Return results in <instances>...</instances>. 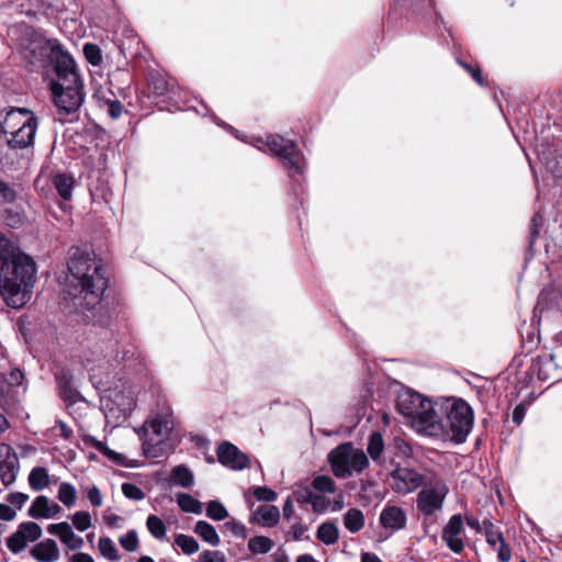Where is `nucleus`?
Returning <instances> with one entry per match:
<instances>
[{
  "label": "nucleus",
  "instance_id": "680f3d73",
  "mask_svg": "<svg viewBox=\"0 0 562 562\" xmlns=\"http://www.w3.org/2000/svg\"><path fill=\"white\" fill-rule=\"evenodd\" d=\"M15 510L7 504L0 503V519L4 521H11L15 518Z\"/></svg>",
  "mask_w": 562,
  "mask_h": 562
},
{
  "label": "nucleus",
  "instance_id": "4d7b16f0",
  "mask_svg": "<svg viewBox=\"0 0 562 562\" xmlns=\"http://www.w3.org/2000/svg\"><path fill=\"white\" fill-rule=\"evenodd\" d=\"M314 493L308 488L296 490L293 493L295 501L300 504H311Z\"/></svg>",
  "mask_w": 562,
  "mask_h": 562
},
{
  "label": "nucleus",
  "instance_id": "ddd939ff",
  "mask_svg": "<svg viewBox=\"0 0 562 562\" xmlns=\"http://www.w3.org/2000/svg\"><path fill=\"white\" fill-rule=\"evenodd\" d=\"M217 458L220 463L235 471L249 468L250 465L249 457L228 441H224L218 446Z\"/></svg>",
  "mask_w": 562,
  "mask_h": 562
},
{
  "label": "nucleus",
  "instance_id": "473e14b6",
  "mask_svg": "<svg viewBox=\"0 0 562 562\" xmlns=\"http://www.w3.org/2000/svg\"><path fill=\"white\" fill-rule=\"evenodd\" d=\"M148 531L158 540L166 537V525L161 518L156 515H149L146 520Z\"/></svg>",
  "mask_w": 562,
  "mask_h": 562
},
{
  "label": "nucleus",
  "instance_id": "de8ad7c7",
  "mask_svg": "<svg viewBox=\"0 0 562 562\" xmlns=\"http://www.w3.org/2000/svg\"><path fill=\"white\" fill-rule=\"evenodd\" d=\"M103 108L108 115L113 120L119 119L123 113V105L117 100H105Z\"/></svg>",
  "mask_w": 562,
  "mask_h": 562
},
{
  "label": "nucleus",
  "instance_id": "8fccbe9b",
  "mask_svg": "<svg viewBox=\"0 0 562 562\" xmlns=\"http://www.w3.org/2000/svg\"><path fill=\"white\" fill-rule=\"evenodd\" d=\"M224 527L236 537H239L241 539L247 538L246 526L236 519H231V520L226 521L224 524Z\"/></svg>",
  "mask_w": 562,
  "mask_h": 562
},
{
  "label": "nucleus",
  "instance_id": "0e129e2a",
  "mask_svg": "<svg viewBox=\"0 0 562 562\" xmlns=\"http://www.w3.org/2000/svg\"><path fill=\"white\" fill-rule=\"evenodd\" d=\"M460 65L471 74L472 78L480 85V86H483L484 82H483V78L481 76V71L480 69H475L473 68L471 65L467 64V63H462L460 61Z\"/></svg>",
  "mask_w": 562,
  "mask_h": 562
},
{
  "label": "nucleus",
  "instance_id": "58836bf2",
  "mask_svg": "<svg viewBox=\"0 0 562 562\" xmlns=\"http://www.w3.org/2000/svg\"><path fill=\"white\" fill-rule=\"evenodd\" d=\"M312 486L321 493H335V481L328 475H317L312 481Z\"/></svg>",
  "mask_w": 562,
  "mask_h": 562
},
{
  "label": "nucleus",
  "instance_id": "c03bdc74",
  "mask_svg": "<svg viewBox=\"0 0 562 562\" xmlns=\"http://www.w3.org/2000/svg\"><path fill=\"white\" fill-rule=\"evenodd\" d=\"M72 524L78 531H86L91 527V516L88 512H76L71 517Z\"/></svg>",
  "mask_w": 562,
  "mask_h": 562
},
{
  "label": "nucleus",
  "instance_id": "aec40b11",
  "mask_svg": "<svg viewBox=\"0 0 562 562\" xmlns=\"http://www.w3.org/2000/svg\"><path fill=\"white\" fill-rule=\"evenodd\" d=\"M381 525L391 530H401L406 526V514L397 506H386L380 514Z\"/></svg>",
  "mask_w": 562,
  "mask_h": 562
},
{
  "label": "nucleus",
  "instance_id": "69168bd1",
  "mask_svg": "<svg viewBox=\"0 0 562 562\" xmlns=\"http://www.w3.org/2000/svg\"><path fill=\"white\" fill-rule=\"evenodd\" d=\"M103 520L110 527H119L122 518L116 514L105 512L103 515Z\"/></svg>",
  "mask_w": 562,
  "mask_h": 562
},
{
  "label": "nucleus",
  "instance_id": "f8f14e48",
  "mask_svg": "<svg viewBox=\"0 0 562 562\" xmlns=\"http://www.w3.org/2000/svg\"><path fill=\"white\" fill-rule=\"evenodd\" d=\"M20 471L16 452L8 445L0 446V481L4 486L12 485Z\"/></svg>",
  "mask_w": 562,
  "mask_h": 562
},
{
  "label": "nucleus",
  "instance_id": "052dcab7",
  "mask_svg": "<svg viewBox=\"0 0 562 562\" xmlns=\"http://www.w3.org/2000/svg\"><path fill=\"white\" fill-rule=\"evenodd\" d=\"M15 200V192L5 182L0 181V201L12 202Z\"/></svg>",
  "mask_w": 562,
  "mask_h": 562
},
{
  "label": "nucleus",
  "instance_id": "9d476101",
  "mask_svg": "<svg viewBox=\"0 0 562 562\" xmlns=\"http://www.w3.org/2000/svg\"><path fill=\"white\" fill-rule=\"evenodd\" d=\"M393 480L392 488L400 494H408L422 487L426 482V474L423 475L414 469L397 467L391 472Z\"/></svg>",
  "mask_w": 562,
  "mask_h": 562
},
{
  "label": "nucleus",
  "instance_id": "a18cd8bd",
  "mask_svg": "<svg viewBox=\"0 0 562 562\" xmlns=\"http://www.w3.org/2000/svg\"><path fill=\"white\" fill-rule=\"evenodd\" d=\"M120 544L128 552L135 551L138 544V536L135 530H130L120 538Z\"/></svg>",
  "mask_w": 562,
  "mask_h": 562
},
{
  "label": "nucleus",
  "instance_id": "7ed1b4c3",
  "mask_svg": "<svg viewBox=\"0 0 562 562\" xmlns=\"http://www.w3.org/2000/svg\"><path fill=\"white\" fill-rule=\"evenodd\" d=\"M35 276V261L21 250L5 266H2L0 294L8 306L20 308L29 301Z\"/></svg>",
  "mask_w": 562,
  "mask_h": 562
},
{
  "label": "nucleus",
  "instance_id": "b1692460",
  "mask_svg": "<svg viewBox=\"0 0 562 562\" xmlns=\"http://www.w3.org/2000/svg\"><path fill=\"white\" fill-rule=\"evenodd\" d=\"M194 482L193 473L186 465H177L170 473V483L188 488Z\"/></svg>",
  "mask_w": 562,
  "mask_h": 562
},
{
  "label": "nucleus",
  "instance_id": "bf43d9fd",
  "mask_svg": "<svg viewBox=\"0 0 562 562\" xmlns=\"http://www.w3.org/2000/svg\"><path fill=\"white\" fill-rule=\"evenodd\" d=\"M122 492L127 498L140 499V488L132 483H123Z\"/></svg>",
  "mask_w": 562,
  "mask_h": 562
},
{
  "label": "nucleus",
  "instance_id": "cd10ccee",
  "mask_svg": "<svg viewBox=\"0 0 562 562\" xmlns=\"http://www.w3.org/2000/svg\"><path fill=\"white\" fill-rule=\"evenodd\" d=\"M339 537L337 526L331 521L323 522L317 529V539L325 544H334Z\"/></svg>",
  "mask_w": 562,
  "mask_h": 562
},
{
  "label": "nucleus",
  "instance_id": "4c0bfd02",
  "mask_svg": "<svg viewBox=\"0 0 562 562\" xmlns=\"http://www.w3.org/2000/svg\"><path fill=\"white\" fill-rule=\"evenodd\" d=\"M206 516L220 521L228 517V512L220 501H210L206 506Z\"/></svg>",
  "mask_w": 562,
  "mask_h": 562
},
{
  "label": "nucleus",
  "instance_id": "37998d69",
  "mask_svg": "<svg viewBox=\"0 0 562 562\" xmlns=\"http://www.w3.org/2000/svg\"><path fill=\"white\" fill-rule=\"evenodd\" d=\"M369 465V459L366 456V453L362 450H356L353 448L351 461H350V469L351 472H362Z\"/></svg>",
  "mask_w": 562,
  "mask_h": 562
},
{
  "label": "nucleus",
  "instance_id": "dca6fc26",
  "mask_svg": "<svg viewBox=\"0 0 562 562\" xmlns=\"http://www.w3.org/2000/svg\"><path fill=\"white\" fill-rule=\"evenodd\" d=\"M50 535L57 536L69 550H79L83 546V539L77 536L71 526L66 522L50 524L47 527Z\"/></svg>",
  "mask_w": 562,
  "mask_h": 562
},
{
  "label": "nucleus",
  "instance_id": "c756f323",
  "mask_svg": "<svg viewBox=\"0 0 562 562\" xmlns=\"http://www.w3.org/2000/svg\"><path fill=\"white\" fill-rule=\"evenodd\" d=\"M57 498L66 507H72L76 504V499H77L76 487L71 483L63 482L59 485V488L57 492Z\"/></svg>",
  "mask_w": 562,
  "mask_h": 562
},
{
  "label": "nucleus",
  "instance_id": "6ab92c4d",
  "mask_svg": "<svg viewBox=\"0 0 562 562\" xmlns=\"http://www.w3.org/2000/svg\"><path fill=\"white\" fill-rule=\"evenodd\" d=\"M37 130V120L26 124L24 127H20L14 132L10 133V137L8 138V144L12 148H26L34 143V137Z\"/></svg>",
  "mask_w": 562,
  "mask_h": 562
},
{
  "label": "nucleus",
  "instance_id": "f257e3e1",
  "mask_svg": "<svg viewBox=\"0 0 562 562\" xmlns=\"http://www.w3.org/2000/svg\"><path fill=\"white\" fill-rule=\"evenodd\" d=\"M64 291L76 308L91 311L102 300L108 288L102 260L77 249L69 258Z\"/></svg>",
  "mask_w": 562,
  "mask_h": 562
},
{
  "label": "nucleus",
  "instance_id": "79ce46f5",
  "mask_svg": "<svg viewBox=\"0 0 562 562\" xmlns=\"http://www.w3.org/2000/svg\"><path fill=\"white\" fill-rule=\"evenodd\" d=\"M26 544L27 541L24 539L23 535L20 533L19 529L7 539V547L12 553L21 552L25 549Z\"/></svg>",
  "mask_w": 562,
  "mask_h": 562
},
{
  "label": "nucleus",
  "instance_id": "a211bd4d",
  "mask_svg": "<svg viewBox=\"0 0 562 562\" xmlns=\"http://www.w3.org/2000/svg\"><path fill=\"white\" fill-rule=\"evenodd\" d=\"M147 87L149 90L148 98H158L165 95L167 92L173 89L175 80L166 78L158 70H151L147 76Z\"/></svg>",
  "mask_w": 562,
  "mask_h": 562
},
{
  "label": "nucleus",
  "instance_id": "864d4df0",
  "mask_svg": "<svg viewBox=\"0 0 562 562\" xmlns=\"http://www.w3.org/2000/svg\"><path fill=\"white\" fill-rule=\"evenodd\" d=\"M29 495L21 492H12L7 495V501L19 509L27 502Z\"/></svg>",
  "mask_w": 562,
  "mask_h": 562
},
{
  "label": "nucleus",
  "instance_id": "603ef678",
  "mask_svg": "<svg viewBox=\"0 0 562 562\" xmlns=\"http://www.w3.org/2000/svg\"><path fill=\"white\" fill-rule=\"evenodd\" d=\"M87 497L93 507H100L103 502V496L98 486L93 485L87 490Z\"/></svg>",
  "mask_w": 562,
  "mask_h": 562
},
{
  "label": "nucleus",
  "instance_id": "2eb2a0df",
  "mask_svg": "<svg viewBox=\"0 0 562 562\" xmlns=\"http://www.w3.org/2000/svg\"><path fill=\"white\" fill-rule=\"evenodd\" d=\"M36 116L27 109L16 108L10 110L4 121L1 124V131L4 134H10L20 127H24L26 124H30L36 121Z\"/></svg>",
  "mask_w": 562,
  "mask_h": 562
},
{
  "label": "nucleus",
  "instance_id": "0eeeda50",
  "mask_svg": "<svg viewBox=\"0 0 562 562\" xmlns=\"http://www.w3.org/2000/svg\"><path fill=\"white\" fill-rule=\"evenodd\" d=\"M266 145L282 161L290 175H299L304 170V157L297 149L293 140L286 139L281 135H270L267 137Z\"/></svg>",
  "mask_w": 562,
  "mask_h": 562
},
{
  "label": "nucleus",
  "instance_id": "49530a36",
  "mask_svg": "<svg viewBox=\"0 0 562 562\" xmlns=\"http://www.w3.org/2000/svg\"><path fill=\"white\" fill-rule=\"evenodd\" d=\"M199 562H227V558L220 550H204L199 557Z\"/></svg>",
  "mask_w": 562,
  "mask_h": 562
},
{
  "label": "nucleus",
  "instance_id": "bb28decb",
  "mask_svg": "<svg viewBox=\"0 0 562 562\" xmlns=\"http://www.w3.org/2000/svg\"><path fill=\"white\" fill-rule=\"evenodd\" d=\"M345 527L352 533L360 531L364 526V517L357 508L349 509L344 516Z\"/></svg>",
  "mask_w": 562,
  "mask_h": 562
},
{
  "label": "nucleus",
  "instance_id": "4be33fe9",
  "mask_svg": "<svg viewBox=\"0 0 562 562\" xmlns=\"http://www.w3.org/2000/svg\"><path fill=\"white\" fill-rule=\"evenodd\" d=\"M279 519L280 512L277 506L261 505L255 510L249 521L265 527H273L279 522Z\"/></svg>",
  "mask_w": 562,
  "mask_h": 562
},
{
  "label": "nucleus",
  "instance_id": "7c9ffc66",
  "mask_svg": "<svg viewBox=\"0 0 562 562\" xmlns=\"http://www.w3.org/2000/svg\"><path fill=\"white\" fill-rule=\"evenodd\" d=\"M177 503L182 512L193 513V514L202 513L201 503L196 498H194L193 496H191L189 494H186V493L178 494Z\"/></svg>",
  "mask_w": 562,
  "mask_h": 562
},
{
  "label": "nucleus",
  "instance_id": "a878e982",
  "mask_svg": "<svg viewBox=\"0 0 562 562\" xmlns=\"http://www.w3.org/2000/svg\"><path fill=\"white\" fill-rule=\"evenodd\" d=\"M194 532L211 546L220 544V537L215 528L205 520H199L194 526Z\"/></svg>",
  "mask_w": 562,
  "mask_h": 562
},
{
  "label": "nucleus",
  "instance_id": "2f4dec72",
  "mask_svg": "<svg viewBox=\"0 0 562 562\" xmlns=\"http://www.w3.org/2000/svg\"><path fill=\"white\" fill-rule=\"evenodd\" d=\"M273 548V541L265 536H256L248 541V549L254 554L268 553Z\"/></svg>",
  "mask_w": 562,
  "mask_h": 562
},
{
  "label": "nucleus",
  "instance_id": "e433bc0d",
  "mask_svg": "<svg viewBox=\"0 0 562 562\" xmlns=\"http://www.w3.org/2000/svg\"><path fill=\"white\" fill-rule=\"evenodd\" d=\"M175 543L186 554H193L199 550L198 541L191 537L183 533L177 535L175 538Z\"/></svg>",
  "mask_w": 562,
  "mask_h": 562
},
{
  "label": "nucleus",
  "instance_id": "39448f33",
  "mask_svg": "<svg viewBox=\"0 0 562 562\" xmlns=\"http://www.w3.org/2000/svg\"><path fill=\"white\" fill-rule=\"evenodd\" d=\"M437 402L424 398L419 393L405 390L398 393L396 398V409L419 434L428 436V430L422 429L430 424L436 415Z\"/></svg>",
  "mask_w": 562,
  "mask_h": 562
},
{
  "label": "nucleus",
  "instance_id": "09e8293b",
  "mask_svg": "<svg viewBox=\"0 0 562 562\" xmlns=\"http://www.w3.org/2000/svg\"><path fill=\"white\" fill-rule=\"evenodd\" d=\"M252 493L259 502H273L277 498V493L267 486H256Z\"/></svg>",
  "mask_w": 562,
  "mask_h": 562
},
{
  "label": "nucleus",
  "instance_id": "3c124183",
  "mask_svg": "<svg viewBox=\"0 0 562 562\" xmlns=\"http://www.w3.org/2000/svg\"><path fill=\"white\" fill-rule=\"evenodd\" d=\"M311 505L315 513H324L329 507L330 501L325 496L314 493Z\"/></svg>",
  "mask_w": 562,
  "mask_h": 562
},
{
  "label": "nucleus",
  "instance_id": "c85d7f7f",
  "mask_svg": "<svg viewBox=\"0 0 562 562\" xmlns=\"http://www.w3.org/2000/svg\"><path fill=\"white\" fill-rule=\"evenodd\" d=\"M20 251L18 245L10 238L0 234V262L7 265Z\"/></svg>",
  "mask_w": 562,
  "mask_h": 562
},
{
  "label": "nucleus",
  "instance_id": "ea45409f",
  "mask_svg": "<svg viewBox=\"0 0 562 562\" xmlns=\"http://www.w3.org/2000/svg\"><path fill=\"white\" fill-rule=\"evenodd\" d=\"M384 442L380 432H373L369 438L368 453L373 460H378L383 451Z\"/></svg>",
  "mask_w": 562,
  "mask_h": 562
},
{
  "label": "nucleus",
  "instance_id": "f704fd0d",
  "mask_svg": "<svg viewBox=\"0 0 562 562\" xmlns=\"http://www.w3.org/2000/svg\"><path fill=\"white\" fill-rule=\"evenodd\" d=\"M483 530L486 538V542L493 549H496L497 544L504 540L502 531H499L490 520H483Z\"/></svg>",
  "mask_w": 562,
  "mask_h": 562
},
{
  "label": "nucleus",
  "instance_id": "412c9836",
  "mask_svg": "<svg viewBox=\"0 0 562 562\" xmlns=\"http://www.w3.org/2000/svg\"><path fill=\"white\" fill-rule=\"evenodd\" d=\"M30 553L38 562H55L59 559V549L53 539L37 542Z\"/></svg>",
  "mask_w": 562,
  "mask_h": 562
},
{
  "label": "nucleus",
  "instance_id": "423d86ee",
  "mask_svg": "<svg viewBox=\"0 0 562 562\" xmlns=\"http://www.w3.org/2000/svg\"><path fill=\"white\" fill-rule=\"evenodd\" d=\"M449 494L446 480L436 472L426 474V482L416 495L415 505L418 514L425 520H436L442 512L445 501Z\"/></svg>",
  "mask_w": 562,
  "mask_h": 562
},
{
  "label": "nucleus",
  "instance_id": "6e6552de",
  "mask_svg": "<svg viewBox=\"0 0 562 562\" xmlns=\"http://www.w3.org/2000/svg\"><path fill=\"white\" fill-rule=\"evenodd\" d=\"M50 91L55 105L66 114L76 112L83 101V82L74 85L50 82Z\"/></svg>",
  "mask_w": 562,
  "mask_h": 562
},
{
  "label": "nucleus",
  "instance_id": "f03ea898",
  "mask_svg": "<svg viewBox=\"0 0 562 562\" xmlns=\"http://www.w3.org/2000/svg\"><path fill=\"white\" fill-rule=\"evenodd\" d=\"M435 418L422 429L428 430L429 437L449 439L454 443H463L473 426V411L461 398H443L437 401Z\"/></svg>",
  "mask_w": 562,
  "mask_h": 562
},
{
  "label": "nucleus",
  "instance_id": "6e6d98bb",
  "mask_svg": "<svg viewBox=\"0 0 562 562\" xmlns=\"http://www.w3.org/2000/svg\"><path fill=\"white\" fill-rule=\"evenodd\" d=\"M52 430L56 432V435L64 438L65 440H69L70 437L72 436V429L61 420H58L52 428Z\"/></svg>",
  "mask_w": 562,
  "mask_h": 562
},
{
  "label": "nucleus",
  "instance_id": "e2e57ef3",
  "mask_svg": "<svg viewBox=\"0 0 562 562\" xmlns=\"http://www.w3.org/2000/svg\"><path fill=\"white\" fill-rule=\"evenodd\" d=\"M526 415V405L524 403L518 404L513 411V422L516 425H520Z\"/></svg>",
  "mask_w": 562,
  "mask_h": 562
},
{
  "label": "nucleus",
  "instance_id": "a19ab883",
  "mask_svg": "<svg viewBox=\"0 0 562 562\" xmlns=\"http://www.w3.org/2000/svg\"><path fill=\"white\" fill-rule=\"evenodd\" d=\"M83 55L92 66H99L102 63V52L97 44L86 43L83 45Z\"/></svg>",
  "mask_w": 562,
  "mask_h": 562
},
{
  "label": "nucleus",
  "instance_id": "1a4fd4ad",
  "mask_svg": "<svg viewBox=\"0 0 562 562\" xmlns=\"http://www.w3.org/2000/svg\"><path fill=\"white\" fill-rule=\"evenodd\" d=\"M50 54L54 61V71L57 79L52 82H61L66 85H74L83 82L78 67L72 56L64 50L59 44L54 43L50 45Z\"/></svg>",
  "mask_w": 562,
  "mask_h": 562
},
{
  "label": "nucleus",
  "instance_id": "13d9d810",
  "mask_svg": "<svg viewBox=\"0 0 562 562\" xmlns=\"http://www.w3.org/2000/svg\"><path fill=\"white\" fill-rule=\"evenodd\" d=\"M24 373L19 369L14 368L10 371L7 376V382L10 386H19L23 383Z\"/></svg>",
  "mask_w": 562,
  "mask_h": 562
},
{
  "label": "nucleus",
  "instance_id": "393cba45",
  "mask_svg": "<svg viewBox=\"0 0 562 562\" xmlns=\"http://www.w3.org/2000/svg\"><path fill=\"white\" fill-rule=\"evenodd\" d=\"M29 484L33 491H42L49 484L48 471L43 467H35L29 474Z\"/></svg>",
  "mask_w": 562,
  "mask_h": 562
},
{
  "label": "nucleus",
  "instance_id": "9b49d317",
  "mask_svg": "<svg viewBox=\"0 0 562 562\" xmlns=\"http://www.w3.org/2000/svg\"><path fill=\"white\" fill-rule=\"evenodd\" d=\"M353 452L351 442H344L328 454V462L336 477L346 479L351 475L350 461Z\"/></svg>",
  "mask_w": 562,
  "mask_h": 562
},
{
  "label": "nucleus",
  "instance_id": "72a5a7b5",
  "mask_svg": "<svg viewBox=\"0 0 562 562\" xmlns=\"http://www.w3.org/2000/svg\"><path fill=\"white\" fill-rule=\"evenodd\" d=\"M100 553L110 561H119L120 555L115 543L108 537H101L98 542Z\"/></svg>",
  "mask_w": 562,
  "mask_h": 562
},
{
  "label": "nucleus",
  "instance_id": "20e7f679",
  "mask_svg": "<svg viewBox=\"0 0 562 562\" xmlns=\"http://www.w3.org/2000/svg\"><path fill=\"white\" fill-rule=\"evenodd\" d=\"M150 389L153 395L157 396L158 406L164 407L166 400L161 395L159 386L151 383ZM172 427L173 422L168 408H162L161 413L156 414L154 418L143 424V457L153 460L166 457L169 451L167 438Z\"/></svg>",
  "mask_w": 562,
  "mask_h": 562
},
{
  "label": "nucleus",
  "instance_id": "5fc2aeb1",
  "mask_svg": "<svg viewBox=\"0 0 562 562\" xmlns=\"http://www.w3.org/2000/svg\"><path fill=\"white\" fill-rule=\"evenodd\" d=\"M495 550L501 562H508L512 559V549L505 540L501 541Z\"/></svg>",
  "mask_w": 562,
  "mask_h": 562
},
{
  "label": "nucleus",
  "instance_id": "f3484780",
  "mask_svg": "<svg viewBox=\"0 0 562 562\" xmlns=\"http://www.w3.org/2000/svg\"><path fill=\"white\" fill-rule=\"evenodd\" d=\"M61 512V507L48 499L45 495L35 497L27 515L35 519H49L56 517Z\"/></svg>",
  "mask_w": 562,
  "mask_h": 562
},
{
  "label": "nucleus",
  "instance_id": "774afa93",
  "mask_svg": "<svg viewBox=\"0 0 562 562\" xmlns=\"http://www.w3.org/2000/svg\"><path fill=\"white\" fill-rule=\"evenodd\" d=\"M361 562H382L381 559L374 554V553H370V552H363L361 554Z\"/></svg>",
  "mask_w": 562,
  "mask_h": 562
},
{
  "label": "nucleus",
  "instance_id": "338daca9",
  "mask_svg": "<svg viewBox=\"0 0 562 562\" xmlns=\"http://www.w3.org/2000/svg\"><path fill=\"white\" fill-rule=\"evenodd\" d=\"M71 562H94L92 557L88 553H76L71 557Z\"/></svg>",
  "mask_w": 562,
  "mask_h": 562
},
{
  "label": "nucleus",
  "instance_id": "5701e85b",
  "mask_svg": "<svg viewBox=\"0 0 562 562\" xmlns=\"http://www.w3.org/2000/svg\"><path fill=\"white\" fill-rule=\"evenodd\" d=\"M53 187L56 189L58 195L64 201H69L72 198V191L75 188V179L71 173L68 172H56L50 178Z\"/></svg>",
  "mask_w": 562,
  "mask_h": 562
},
{
  "label": "nucleus",
  "instance_id": "c9c22d12",
  "mask_svg": "<svg viewBox=\"0 0 562 562\" xmlns=\"http://www.w3.org/2000/svg\"><path fill=\"white\" fill-rule=\"evenodd\" d=\"M18 529L20 533L23 535L24 539L29 542H33L41 538L42 528L38 524L34 521H25L19 525Z\"/></svg>",
  "mask_w": 562,
  "mask_h": 562
},
{
  "label": "nucleus",
  "instance_id": "4468645a",
  "mask_svg": "<svg viewBox=\"0 0 562 562\" xmlns=\"http://www.w3.org/2000/svg\"><path fill=\"white\" fill-rule=\"evenodd\" d=\"M464 531L463 519L460 514L451 516L443 527L441 538L446 546L453 553H461L464 549V542L461 535Z\"/></svg>",
  "mask_w": 562,
  "mask_h": 562
}]
</instances>
